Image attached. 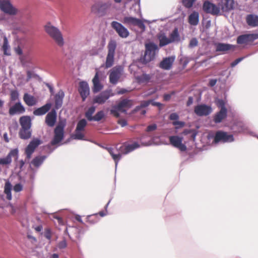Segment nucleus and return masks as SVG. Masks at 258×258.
I'll list each match as a JSON object with an SVG mask.
<instances>
[{
	"instance_id": "f257e3e1",
	"label": "nucleus",
	"mask_w": 258,
	"mask_h": 258,
	"mask_svg": "<svg viewBox=\"0 0 258 258\" xmlns=\"http://www.w3.org/2000/svg\"><path fill=\"white\" fill-rule=\"evenodd\" d=\"M46 33L54 41L59 47H62L64 44L62 34L60 31L50 23H47L44 26Z\"/></svg>"
},
{
	"instance_id": "f03ea898",
	"label": "nucleus",
	"mask_w": 258,
	"mask_h": 258,
	"mask_svg": "<svg viewBox=\"0 0 258 258\" xmlns=\"http://www.w3.org/2000/svg\"><path fill=\"white\" fill-rule=\"evenodd\" d=\"M111 4L110 2L95 3L91 7L92 12L100 16L105 15L110 9Z\"/></svg>"
},
{
	"instance_id": "7ed1b4c3",
	"label": "nucleus",
	"mask_w": 258,
	"mask_h": 258,
	"mask_svg": "<svg viewBox=\"0 0 258 258\" xmlns=\"http://www.w3.org/2000/svg\"><path fill=\"white\" fill-rule=\"evenodd\" d=\"M145 48L144 60L148 62L154 59L158 46L153 42H150L145 44Z\"/></svg>"
},
{
	"instance_id": "20e7f679",
	"label": "nucleus",
	"mask_w": 258,
	"mask_h": 258,
	"mask_svg": "<svg viewBox=\"0 0 258 258\" xmlns=\"http://www.w3.org/2000/svg\"><path fill=\"white\" fill-rule=\"evenodd\" d=\"M234 139L232 135L228 134L227 132L222 131H218L216 132L214 142L218 143L219 142L226 143L234 141Z\"/></svg>"
},
{
	"instance_id": "39448f33",
	"label": "nucleus",
	"mask_w": 258,
	"mask_h": 258,
	"mask_svg": "<svg viewBox=\"0 0 258 258\" xmlns=\"http://www.w3.org/2000/svg\"><path fill=\"white\" fill-rule=\"evenodd\" d=\"M0 9L2 11L10 15H16L18 12L9 0L0 1Z\"/></svg>"
},
{
	"instance_id": "423d86ee",
	"label": "nucleus",
	"mask_w": 258,
	"mask_h": 258,
	"mask_svg": "<svg viewBox=\"0 0 258 258\" xmlns=\"http://www.w3.org/2000/svg\"><path fill=\"white\" fill-rule=\"evenodd\" d=\"M111 26L121 38H126L130 35L128 30L123 25L117 21H112L111 23Z\"/></svg>"
},
{
	"instance_id": "0eeeda50",
	"label": "nucleus",
	"mask_w": 258,
	"mask_h": 258,
	"mask_svg": "<svg viewBox=\"0 0 258 258\" xmlns=\"http://www.w3.org/2000/svg\"><path fill=\"white\" fill-rule=\"evenodd\" d=\"M42 142L38 138H34L28 145L25 150V153L28 159L31 158V156L35 149L42 144Z\"/></svg>"
},
{
	"instance_id": "6e6552de",
	"label": "nucleus",
	"mask_w": 258,
	"mask_h": 258,
	"mask_svg": "<svg viewBox=\"0 0 258 258\" xmlns=\"http://www.w3.org/2000/svg\"><path fill=\"white\" fill-rule=\"evenodd\" d=\"M170 144L174 147L178 149L181 152L186 151L187 147L182 143L183 138L178 136H172L169 137Z\"/></svg>"
},
{
	"instance_id": "1a4fd4ad",
	"label": "nucleus",
	"mask_w": 258,
	"mask_h": 258,
	"mask_svg": "<svg viewBox=\"0 0 258 258\" xmlns=\"http://www.w3.org/2000/svg\"><path fill=\"white\" fill-rule=\"evenodd\" d=\"M122 22L128 26H137L143 31L145 30V25L142 20L133 17H124Z\"/></svg>"
},
{
	"instance_id": "9d476101",
	"label": "nucleus",
	"mask_w": 258,
	"mask_h": 258,
	"mask_svg": "<svg viewBox=\"0 0 258 258\" xmlns=\"http://www.w3.org/2000/svg\"><path fill=\"white\" fill-rule=\"evenodd\" d=\"M123 69L120 66L115 67L110 71L109 82L111 84L115 85L117 83L121 76Z\"/></svg>"
},
{
	"instance_id": "9b49d317",
	"label": "nucleus",
	"mask_w": 258,
	"mask_h": 258,
	"mask_svg": "<svg viewBox=\"0 0 258 258\" xmlns=\"http://www.w3.org/2000/svg\"><path fill=\"white\" fill-rule=\"evenodd\" d=\"M203 10L206 13L210 14L212 15H218L220 12L219 7L208 1H206L203 3Z\"/></svg>"
},
{
	"instance_id": "f8f14e48",
	"label": "nucleus",
	"mask_w": 258,
	"mask_h": 258,
	"mask_svg": "<svg viewBox=\"0 0 258 258\" xmlns=\"http://www.w3.org/2000/svg\"><path fill=\"white\" fill-rule=\"evenodd\" d=\"M54 136L51 141V145H55L63 139L64 137V126L61 124L57 125L54 130Z\"/></svg>"
},
{
	"instance_id": "ddd939ff",
	"label": "nucleus",
	"mask_w": 258,
	"mask_h": 258,
	"mask_svg": "<svg viewBox=\"0 0 258 258\" xmlns=\"http://www.w3.org/2000/svg\"><path fill=\"white\" fill-rule=\"evenodd\" d=\"M212 108L205 104H201L195 107V113L199 116H207L212 112Z\"/></svg>"
},
{
	"instance_id": "4468645a",
	"label": "nucleus",
	"mask_w": 258,
	"mask_h": 258,
	"mask_svg": "<svg viewBox=\"0 0 258 258\" xmlns=\"http://www.w3.org/2000/svg\"><path fill=\"white\" fill-rule=\"evenodd\" d=\"M258 38L257 34H248L239 36L237 38V43L239 44H247L249 42Z\"/></svg>"
},
{
	"instance_id": "2eb2a0df",
	"label": "nucleus",
	"mask_w": 258,
	"mask_h": 258,
	"mask_svg": "<svg viewBox=\"0 0 258 258\" xmlns=\"http://www.w3.org/2000/svg\"><path fill=\"white\" fill-rule=\"evenodd\" d=\"M111 96V91L110 90L104 91L93 98V103L99 104H104Z\"/></svg>"
},
{
	"instance_id": "dca6fc26",
	"label": "nucleus",
	"mask_w": 258,
	"mask_h": 258,
	"mask_svg": "<svg viewBox=\"0 0 258 258\" xmlns=\"http://www.w3.org/2000/svg\"><path fill=\"white\" fill-rule=\"evenodd\" d=\"M78 91L82 98V100L84 101L90 93L89 87L88 83L85 81H81L79 83Z\"/></svg>"
},
{
	"instance_id": "f3484780",
	"label": "nucleus",
	"mask_w": 258,
	"mask_h": 258,
	"mask_svg": "<svg viewBox=\"0 0 258 258\" xmlns=\"http://www.w3.org/2000/svg\"><path fill=\"white\" fill-rule=\"evenodd\" d=\"M174 60L175 57L173 56L164 58L160 62L159 67L163 70H169L172 68Z\"/></svg>"
},
{
	"instance_id": "a211bd4d",
	"label": "nucleus",
	"mask_w": 258,
	"mask_h": 258,
	"mask_svg": "<svg viewBox=\"0 0 258 258\" xmlns=\"http://www.w3.org/2000/svg\"><path fill=\"white\" fill-rule=\"evenodd\" d=\"M57 113L55 109H52L45 117V123L49 127H53L56 121Z\"/></svg>"
},
{
	"instance_id": "6ab92c4d",
	"label": "nucleus",
	"mask_w": 258,
	"mask_h": 258,
	"mask_svg": "<svg viewBox=\"0 0 258 258\" xmlns=\"http://www.w3.org/2000/svg\"><path fill=\"white\" fill-rule=\"evenodd\" d=\"M223 12H228L233 10L235 7L234 0H222L219 3V7Z\"/></svg>"
},
{
	"instance_id": "aec40b11",
	"label": "nucleus",
	"mask_w": 258,
	"mask_h": 258,
	"mask_svg": "<svg viewBox=\"0 0 258 258\" xmlns=\"http://www.w3.org/2000/svg\"><path fill=\"white\" fill-rule=\"evenodd\" d=\"M25 111V107L22 105L21 102H18L10 108L9 113L10 115H14L16 114L23 113Z\"/></svg>"
},
{
	"instance_id": "412c9836",
	"label": "nucleus",
	"mask_w": 258,
	"mask_h": 258,
	"mask_svg": "<svg viewBox=\"0 0 258 258\" xmlns=\"http://www.w3.org/2000/svg\"><path fill=\"white\" fill-rule=\"evenodd\" d=\"M99 72L97 71L94 77L92 80L93 86L92 87V91L94 93H97L101 91L103 88V85L100 82L99 79Z\"/></svg>"
},
{
	"instance_id": "4be33fe9",
	"label": "nucleus",
	"mask_w": 258,
	"mask_h": 258,
	"mask_svg": "<svg viewBox=\"0 0 258 258\" xmlns=\"http://www.w3.org/2000/svg\"><path fill=\"white\" fill-rule=\"evenodd\" d=\"M133 101L131 100L124 99L120 101L117 105V108L122 112H125L126 109L130 108L133 105Z\"/></svg>"
},
{
	"instance_id": "5701e85b",
	"label": "nucleus",
	"mask_w": 258,
	"mask_h": 258,
	"mask_svg": "<svg viewBox=\"0 0 258 258\" xmlns=\"http://www.w3.org/2000/svg\"><path fill=\"white\" fill-rule=\"evenodd\" d=\"M139 145L137 143H134L132 144H124L120 147L119 149L122 153L126 154L139 148Z\"/></svg>"
},
{
	"instance_id": "b1692460",
	"label": "nucleus",
	"mask_w": 258,
	"mask_h": 258,
	"mask_svg": "<svg viewBox=\"0 0 258 258\" xmlns=\"http://www.w3.org/2000/svg\"><path fill=\"white\" fill-rule=\"evenodd\" d=\"M227 115V109H220L217 112L213 117V120L216 123H218L222 121L223 119L226 118Z\"/></svg>"
},
{
	"instance_id": "393cba45",
	"label": "nucleus",
	"mask_w": 258,
	"mask_h": 258,
	"mask_svg": "<svg viewBox=\"0 0 258 258\" xmlns=\"http://www.w3.org/2000/svg\"><path fill=\"white\" fill-rule=\"evenodd\" d=\"M245 20L247 24L251 27L258 26V16L254 14H249L246 17Z\"/></svg>"
},
{
	"instance_id": "a878e982",
	"label": "nucleus",
	"mask_w": 258,
	"mask_h": 258,
	"mask_svg": "<svg viewBox=\"0 0 258 258\" xmlns=\"http://www.w3.org/2000/svg\"><path fill=\"white\" fill-rule=\"evenodd\" d=\"M51 104L47 103L44 105L35 109L33 114L36 116H40L46 114L51 108Z\"/></svg>"
},
{
	"instance_id": "bb28decb",
	"label": "nucleus",
	"mask_w": 258,
	"mask_h": 258,
	"mask_svg": "<svg viewBox=\"0 0 258 258\" xmlns=\"http://www.w3.org/2000/svg\"><path fill=\"white\" fill-rule=\"evenodd\" d=\"M20 124L21 128H31V119L29 116H23L20 118Z\"/></svg>"
},
{
	"instance_id": "cd10ccee",
	"label": "nucleus",
	"mask_w": 258,
	"mask_h": 258,
	"mask_svg": "<svg viewBox=\"0 0 258 258\" xmlns=\"http://www.w3.org/2000/svg\"><path fill=\"white\" fill-rule=\"evenodd\" d=\"M64 96V92L62 90H59L55 95L54 99L55 109H58L61 106Z\"/></svg>"
},
{
	"instance_id": "c85d7f7f",
	"label": "nucleus",
	"mask_w": 258,
	"mask_h": 258,
	"mask_svg": "<svg viewBox=\"0 0 258 258\" xmlns=\"http://www.w3.org/2000/svg\"><path fill=\"white\" fill-rule=\"evenodd\" d=\"M188 22L192 26H197L199 23V14L194 11L188 17Z\"/></svg>"
},
{
	"instance_id": "c756f323",
	"label": "nucleus",
	"mask_w": 258,
	"mask_h": 258,
	"mask_svg": "<svg viewBox=\"0 0 258 258\" xmlns=\"http://www.w3.org/2000/svg\"><path fill=\"white\" fill-rule=\"evenodd\" d=\"M23 100L25 103L29 106L35 105L37 102L36 99L33 96L28 93L24 94Z\"/></svg>"
},
{
	"instance_id": "7c9ffc66",
	"label": "nucleus",
	"mask_w": 258,
	"mask_h": 258,
	"mask_svg": "<svg viewBox=\"0 0 258 258\" xmlns=\"http://www.w3.org/2000/svg\"><path fill=\"white\" fill-rule=\"evenodd\" d=\"M31 128H20L19 132V137L23 140H28L31 137Z\"/></svg>"
},
{
	"instance_id": "2f4dec72",
	"label": "nucleus",
	"mask_w": 258,
	"mask_h": 258,
	"mask_svg": "<svg viewBox=\"0 0 258 258\" xmlns=\"http://www.w3.org/2000/svg\"><path fill=\"white\" fill-rule=\"evenodd\" d=\"M151 78L152 76L151 75L145 73L136 77V80L139 84L147 83L150 81Z\"/></svg>"
},
{
	"instance_id": "473e14b6",
	"label": "nucleus",
	"mask_w": 258,
	"mask_h": 258,
	"mask_svg": "<svg viewBox=\"0 0 258 258\" xmlns=\"http://www.w3.org/2000/svg\"><path fill=\"white\" fill-rule=\"evenodd\" d=\"M106 149L110 154L116 165L117 162L121 158V154L118 152L117 153H115V152L114 151V149L111 147L106 148Z\"/></svg>"
},
{
	"instance_id": "72a5a7b5",
	"label": "nucleus",
	"mask_w": 258,
	"mask_h": 258,
	"mask_svg": "<svg viewBox=\"0 0 258 258\" xmlns=\"http://www.w3.org/2000/svg\"><path fill=\"white\" fill-rule=\"evenodd\" d=\"M117 43L115 40H111L109 41L107 45V54L115 55V49L116 48Z\"/></svg>"
},
{
	"instance_id": "f704fd0d",
	"label": "nucleus",
	"mask_w": 258,
	"mask_h": 258,
	"mask_svg": "<svg viewBox=\"0 0 258 258\" xmlns=\"http://www.w3.org/2000/svg\"><path fill=\"white\" fill-rule=\"evenodd\" d=\"M234 47V46L231 44L219 43L216 45V51H226Z\"/></svg>"
},
{
	"instance_id": "c9c22d12",
	"label": "nucleus",
	"mask_w": 258,
	"mask_h": 258,
	"mask_svg": "<svg viewBox=\"0 0 258 258\" xmlns=\"http://www.w3.org/2000/svg\"><path fill=\"white\" fill-rule=\"evenodd\" d=\"M46 158L45 156H37L31 161V164L35 167H38L42 164Z\"/></svg>"
},
{
	"instance_id": "e433bc0d",
	"label": "nucleus",
	"mask_w": 258,
	"mask_h": 258,
	"mask_svg": "<svg viewBox=\"0 0 258 258\" xmlns=\"http://www.w3.org/2000/svg\"><path fill=\"white\" fill-rule=\"evenodd\" d=\"M169 39L171 43L178 41L180 40V36L177 28H175L171 33L169 35Z\"/></svg>"
},
{
	"instance_id": "4c0bfd02",
	"label": "nucleus",
	"mask_w": 258,
	"mask_h": 258,
	"mask_svg": "<svg viewBox=\"0 0 258 258\" xmlns=\"http://www.w3.org/2000/svg\"><path fill=\"white\" fill-rule=\"evenodd\" d=\"M99 220V218L98 217L97 214L88 215L86 217V222L90 224H94L98 222Z\"/></svg>"
},
{
	"instance_id": "58836bf2",
	"label": "nucleus",
	"mask_w": 258,
	"mask_h": 258,
	"mask_svg": "<svg viewBox=\"0 0 258 258\" xmlns=\"http://www.w3.org/2000/svg\"><path fill=\"white\" fill-rule=\"evenodd\" d=\"M11 189V184L9 181L6 182L5 185L4 192L6 194L7 199L8 200H11L12 199Z\"/></svg>"
},
{
	"instance_id": "ea45409f",
	"label": "nucleus",
	"mask_w": 258,
	"mask_h": 258,
	"mask_svg": "<svg viewBox=\"0 0 258 258\" xmlns=\"http://www.w3.org/2000/svg\"><path fill=\"white\" fill-rule=\"evenodd\" d=\"M114 55L107 54L105 63V68L107 69L111 67L114 63Z\"/></svg>"
},
{
	"instance_id": "a19ab883",
	"label": "nucleus",
	"mask_w": 258,
	"mask_h": 258,
	"mask_svg": "<svg viewBox=\"0 0 258 258\" xmlns=\"http://www.w3.org/2000/svg\"><path fill=\"white\" fill-rule=\"evenodd\" d=\"M158 39L159 40V45L160 47L165 46L171 43L170 39L164 35L159 36Z\"/></svg>"
},
{
	"instance_id": "79ce46f5",
	"label": "nucleus",
	"mask_w": 258,
	"mask_h": 258,
	"mask_svg": "<svg viewBox=\"0 0 258 258\" xmlns=\"http://www.w3.org/2000/svg\"><path fill=\"white\" fill-rule=\"evenodd\" d=\"M2 49L4 51V54L6 55H10V53L9 52L10 50V46L9 45L8 40L6 37H5L4 38V43L2 46Z\"/></svg>"
},
{
	"instance_id": "37998d69",
	"label": "nucleus",
	"mask_w": 258,
	"mask_h": 258,
	"mask_svg": "<svg viewBox=\"0 0 258 258\" xmlns=\"http://www.w3.org/2000/svg\"><path fill=\"white\" fill-rule=\"evenodd\" d=\"M72 138L75 140H85V135L84 133V131H77V129H76L74 134L72 135Z\"/></svg>"
},
{
	"instance_id": "c03bdc74",
	"label": "nucleus",
	"mask_w": 258,
	"mask_h": 258,
	"mask_svg": "<svg viewBox=\"0 0 258 258\" xmlns=\"http://www.w3.org/2000/svg\"><path fill=\"white\" fill-rule=\"evenodd\" d=\"M96 108L95 106H91L85 113V117L89 121H92L93 114L95 112Z\"/></svg>"
},
{
	"instance_id": "a18cd8bd",
	"label": "nucleus",
	"mask_w": 258,
	"mask_h": 258,
	"mask_svg": "<svg viewBox=\"0 0 258 258\" xmlns=\"http://www.w3.org/2000/svg\"><path fill=\"white\" fill-rule=\"evenodd\" d=\"M87 124V121L85 119H82L78 122L76 129H77V131H84Z\"/></svg>"
},
{
	"instance_id": "49530a36",
	"label": "nucleus",
	"mask_w": 258,
	"mask_h": 258,
	"mask_svg": "<svg viewBox=\"0 0 258 258\" xmlns=\"http://www.w3.org/2000/svg\"><path fill=\"white\" fill-rule=\"evenodd\" d=\"M196 1L197 0H182V4L185 8L190 9Z\"/></svg>"
},
{
	"instance_id": "de8ad7c7",
	"label": "nucleus",
	"mask_w": 258,
	"mask_h": 258,
	"mask_svg": "<svg viewBox=\"0 0 258 258\" xmlns=\"http://www.w3.org/2000/svg\"><path fill=\"white\" fill-rule=\"evenodd\" d=\"M104 116V113L103 111H98L93 117H92V120L99 121L101 120Z\"/></svg>"
},
{
	"instance_id": "09e8293b",
	"label": "nucleus",
	"mask_w": 258,
	"mask_h": 258,
	"mask_svg": "<svg viewBox=\"0 0 258 258\" xmlns=\"http://www.w3.org/2000/svg\"><path fill=\"white\" fill-rule=\"evenodd\" d=\"M119 111L120 110L117 108V106L116 105H114L112 106V109L110 110V114L114 117L118 118L120 116L119 113Z\"/></svg>"
},
{
	"instance_id": "8fccbe9b",
	"label": "nucleus",
	"mask_w": 258,
	"mask_h": 258,
	"mask_svg": "<svg viewBox=\"0 0 258 258\" xmlns=\"http://www.w3.org/2000/svg\"><path fill=\"white\" fill-rule=\"evenodd\" d=\"M11 162L12 159L9 156H7L5 158H0V165H8L10 164Z\"/></svg>"
},
{
	"instance_id": "3c124183",
	"label": "nucleus",
	"mask_w": 258,
	"mask_h": 258,
	"mask_svg": "<svg viewBox=\"0 0 258 258\" xmlns=\"http://www.w3.org/2000/svg\"><path fill=\"white\" fill-rule=\"evenodd\" d=\"M234 126L238 127L237 129L235 131L236 132L240 133L243 132L245 129V125L242 122H237Z\"/></svg>"
},
{
	"instance_id": "603ef678",
	"label": "nucleus",
	"mask_w": 258,
	"mask_h": 258,
	"mask_svg": "<svg viewBox=\"0 0 258 258\" xmlns=\"http://www.w3.org/2000/svg\"><path fill=\"white\" fill-rule=\"evenodd\" d=\"M11 100L12 101H16L19 98L18 92L16 90L12 91L10 94Z\"/></svg>"
},
{
	"instance_id": "864d4df0",
	"label": "nucleus",
	"mask_w": 258,
	"mask_h": 258,
	"mask_svg": "<svg viewBox=\"0 0 258 258\" xmlns=\"http://www.w3.org/2000/svg\"><path fill=\"white\" fill-rule=\"evenodd\" d=\"M174 125H175V128L178 129L180 127H182L185 125V122L180 121H174L172 122Z\"/></svg>"
},
{
	"instance_id": "5fc2aeb1",
	"label": "nucleus",
	"mask_w": 258,
	"mask_h": 258,
	"mask_svg": "<svg viewBox=\"0 0 258 258\" xmlns=\"http://www.w3.org/2000/svg\"><path fill=\"white\" fill-rule=\"evenodd\" d=\"M18 155V150L17 149H14L12 150L7 156H9L10 158L11 159L12 157H16V158H17Z\"/></svg>"
},
{
	"instance_id": "6e6d98bb",
	"label": "nucleus",
	"mask_w": 258,
	"mask_h": 258,
	"mask_svg": "<svg viewBox=\"0 0 258 258\" xmlns=\"http://www.w3.org/2000/svg\"><path fill=\"white\" fill-rule=\"evenodd\" d=\"M217 105L218 107H220L221 108L220 109H222L223 108H224V109H227L225 105V102L222 99H219L217 101Z\"/></svg>"
},
{
	"instance_id": "4d7b16f0",
	"label": "nucleus",
	"mask_w": 258,
	"mask_h": 258,
	"mask_svg": "<svg viewBox=\"0 0 258 258\" xmlns=\"http://www.w3.org/2000/svg\"><path fill=\"white\" fill-rule=\"evenodd\" d=\"M157 128V126L156 124H152L147 126L146 131L147 132H151L155 131Z\"/></svg>"
},
{
	"instance_id": "13d9d810",
	"label": "nucleus",
	"mask_w": 258,
	"mask_h": 258,
	"mask_svg": "<svg viewBox=\"0 0 258 258\" xmlns=\"http://www.w3.org/2000/svg\"><path fill=\"white\" fill-rule=\"evenodd\" d=\"M198 42L196 38H192L189 42V46L190 47H194L198 45Z\"/></svg>"
},
{
	"instance_id": "bf43d9fd",
	"label": "nucleus",
	"mask_w": 258,
	"mask_h": 258,
	"mask_svg": "<svg viewBox=\"0 0 258 258\" xmlns=\"http://www.w3.org/2000/svg\"><path fill=\"white\" fill-rule=\"evenodd\" d=\"M152 102V100H149L147 101H143L141 103V104H140L141 107H142V108L146 107L148 106L151 104V103Z\"/></svg>"
},
{
	"instance_id": "052dcab7",
	"label": "nucleus",
	"mask_w": 258,
	"mask_h": 258,
	"mask_svg": "<svg viewBox=\"0 0 258 258\" xmlns=\"http://www.w3.org/2000/svg\"><path fill=\"white\" fill-rule=\"evenodd\" d=\"M44 236L48 240H50L51 237V231L49 229H46L45 230Z\"/></svg>"
},
{
	"instance_id": "680f3d73",
	"label": "nucleus",
	"mask_w": 258,
	"mask_h": 258,
	"mask_svg": "<svg viewBox=\"0 0 258 258\" xmlns=\"http://www.w3.org/2000/svg\"><path fill=\"white\" fill-rule=\"evenodd\" d=\"M243 59V57H239L238 58H237L234 61H233L232 62H231L230 66L232 68L236 66L238 63H239L242 59Z\"/></svg>"
},
{
	"instance_id": "e2e57ef3",
	"label": "nucleus",
	"mask_w": 258,
	"mask_h": 258,
	"mask_svg": "<svg viewBox=\"0 0 258 258\" xmlns=\"http://www.w3.org/2000/svg\"><path fill=\"white\" fill-rule=\"evenodd\" d=\"M169 118L171 120H177L179 118V116L176 113H172L170 115Z\"/></svg>"
},
{
	"instance_id": "0e129e2a",
	"label": "nucleus",
	"mask_w": 258,
	"mask_h": 258,
	"mask_svg": "<svg viewBox=\"0 0 258 258\" xmlns=\"http://www.w3.org/2000/svg\"><path fill=\"white\" fill-rule=\"evenodd\" d=\"M22 189H23L22 185L20 183L16 184L14 187V190L16 192L20 191L22 190Z\"/></svg>"
},
{
	"instance_id": "69168bd1",
	"label": "nucleus",
	"mask_w": 258,
	"mask_h": 258,
	"mask_svg": "<svg viewBox=\"0 0 258 258\" xmlns=\"http://www.w3.org/2000/svg\"><path fill=\"white\" fill-rule=\"evenodd\" d=\"M118 123L122 127H123L127 125V121L125 119H120L118 120Z\"/></svg>"
},
{
	"instance_id": "338daca9",
	"label": "nucleus",
	"mask_w": 258,
	"mask_h": 258,
	"mask_svg": "<svg viewBox=\"0 0 258 258\" xmlns=\"http://www.w3.org/2000/svg\"><path fill=\"white\" fill-rule=\"evenodd\" d=\"M15 51L17 54L21 56L22 55L23 51L20 46L16 47L15 48Z\"/></svg>"
},
{
	"instance_id": "774afa93",
	"label": "nucleus",
	"mask_w": 258,
	"mask_h": 258,
	"mask_svg": "<svg viewBox=\"0 0 258 258\" xmlns=\"http://www.w3.org/2000/svg\"><path fill=\"white\" fill-rule=\"evenodd\" d=\"M33 76V74L30 71L27 72V82H28Z\"/></svg>"
}]
</instances>
